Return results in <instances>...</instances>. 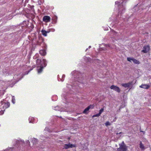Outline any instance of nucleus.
Here are the masks:
<instances>
[{
    "label": "nucleus",
    "mask_w": 151,
    "mask_h": 151,
    "mask_svg": "<svg viewBox=\"0 0 151 151\" xmlns=\"http://www.w3.org/2000/svg\"><path fill=\"white\" fill-rule=\"evenodd\" d=\"M119 147L117 149L116 151H127L128 146L122 141L121 144H119Z\"/></svg>",
    "instance_id": "nucleus-1"
},
{
    "label": "nucleus",
    "mask_w": 151,
    "mask_h": 151,
    "mask_svg": "<svg viewBox=\"0 0 151 151\" xmlns=\"http://www.w3.org/2000/svg\"><path fill=\"white\" fill-rule=\"evenodd\" d=\"M43 62L44 63V65H41V66H40V68L37 69V71L39 73H40L42 72V70L44 67H45L47 65V63H46V60L45 59H43Z\"/></svg>",
    "instance_id": "nucleus-2"
},
{
    "label": "nucleus",
    "mask_w": 151,
    "mask_h": 151,
    "mask_svg": "<svg viewBox=\"0 0 151 151\" xmlns=\"http://www.w3.org/2000/svg\"><path fill=\"white\" fill-rule=\"evenodd\" d=\"M150 50V46L149 45L145 46L143 47V49L141 52L143 53H147Z\"/></svg>",
    "instance_id": "nucleus-3"
},
{
    "label": "nucleus",
    "mask_w": 151,
    "mask_h": 151,
    "mask_svg": "<svg viewBox=\"0 0 151 151\" xmlns=\"http://www.w3.org/2000/svg\"><path fill=\"white\" fill-rule=\"evenodd\" d=\"M64 148L65 149H68L69 148H72L73 147H76L75 145L72 144L70 143L68 144H65L63 146Z\"/></svg>",
    "instance_id": "nucleus-4"
},
{
    "label": "nucleus",
    "mask_w": 151,
    "mask_h": 151,
    "mask_svg": "<svg viewBox=\"0 0 151 151\" xmlns=\"http://www.w3.org/2000/svg\"><path fill=\"white\" fill-rule=\"evenodd\" d=\"M119 3L120 2H119L118 1H116L115 2L116 4H117L119 5L118 7L119 8V12L122 11V12L123 10L125 9V8H124L123 6L122 5V4L121 3V4L119 5Z\"/></svg>",
    "instance_id": "nucleus-5"
},
{
    "label": "nucleus",
    "mask_w": 151,
    "mask_h": 151,
    "mask_svg": "<svg viewBox=\"0 0 151 151\" xmlns=\"http://www.w3.org/2000/svg\"><path fill=\"white\" fill-rule=\"evenodd\" d=\"M133 84V81H130L127 83H122V86L125 88L130 87Z\"/></svg>",
    "instance_id": "nucleus-6"
},
{
    "label": "nucleus",
    "mask_w": 151,
    "mask_h": 151,
    "mask_svg": "<svg viewBox=\"0 0 151 151\" xmlns=\"http://www.w3.org/2000/svg\"><path fill=\"white\" fill-rule=\"evenodd\" d=\"M110 88L111 89H113L118 93L120 92V89L119 88L116 86L113 85L110 86Z\"/></svg>",
    "instance_id": "nucleus-7"
},
{
    "label": "nucleus",
    "mask_w": 151,
    "mask_h": 151,
    "mask_svg": "<svg viewBox=\"0 0 151 151\" xmlns=\"http://www.w3.org/2000/svg\"><path fill=\"white\" fill-rule=\"evenodd\" d=\"M36 65L37 67H39L41 65H44L43 60L42 62L40 59H37L36 60Z\"/></svg>",
    "instance_id": "nucleus-8"
},
{
    "label": "nucleus",
    "mask_w": 151,
    "mask_h": 151,
    "mask_svg": "<svg viewBox=\"0 0 151 151\" xmlns=\"http://www.w3.org/2000/svg\"><path fill=\"white\" fill-rule=\"evenodd\" d=\"M94 107V106L93 105H90L86 108L83 111V113L84 114H86L88 112V111L90 109H93Z\"/></svg>",
    "instance_id": "nucleus-9"
},
{
    "label": "nucleus",
    "mask_w": 151,
    "mask_h": 151,
    "mask_svg": "<svg viewBox=\"0 0 151 151\" xmlns=\"http://www.w3.org/2000/svg\"><path fill=\"white\" fill-rule=\"evenodd\" d=\"M50 17L48 16H44L42 19V20L45 22H48L50 21Z\"/></svg>",
    "instance_id": "nucleus-10"
},
{
    "label": "nucleus",
    "mask_w": 151,
    "mask_h": 151,
    "mask_svg": "<svg viewBox=\"0 0 151 151\" xmlns=\"http://www.w3.org/2000/svg\"><path fill=\"white\" fill-rule=\"evenodd\" d=\"M1 103L2 104H4L3 106L4 109H6L10 106V104L9 102H4L1 101Z\"/></svg>",
    "instance_id": "nucleus-11"
},
{
    "label": "nucleus",
    "mask_w": 151,
    "mask_h": 151,
    "mask_svg": "<svg viewBox=\"0 0 151 151\" xmlns=\"http://www.w3.org/2000/svg\"><path fill=\"white\" fill-rule=\"evenodd\" d=\"M140 87L143 88L148 89L150 87V86L147 85L142 84L140 86Z\"/></svg>",
    "instance_id": "nucleus-12"
},
{
    "label": "nucleus",
    "mask_w": 151,
    "mask_h": 151,
    "mask_svg": "<svg viewBox=\"0 0 151 151\" xmlns=\"http://www.w3.org/2000/svg\"><path fill=\"white\" fill-rule=\"evenodd\" d=\"M39 40L37 42V43L40 44L43 42V39L41 36H39Z\"/></svg>",
    "instance_id": "nucleus-13"
},
{
    "label": "nucleus",
    "mask_w": 151,
    "mask_h": 151,
    "mask_svg": "<svg viewBox=\"0 0 151 151\" xmlns=\"http://www.w3.org/2000/svg\"><path fill=\"white\" fill-rule=\"evenodd\" d=\"M40 53L41 55L44 56L46 55V52L45 50H41L40 51Z\"/></svg>",
    "instance_id": "nucleus-14"
},
{
    "label": "nucleus",
    "mask_w": 151,
    "mask_h": 151,
    "mask_svg": "<svg viewBox=\"0 0 151 151\" xmlns=\"http://www.w3.org/2000/svg\"><path fill=\"white\" fill-rule=\"evenodd\" d=\"M139 147L142 150H144L145 149L144 145L142 143V142L141 141H140V142Z\"/></svg>",
    "instance_id": "nucleus-15"
},
{
    "label": "nucleus",
    "mask_w": 151,
    "mask_h": 151,
    "mask_svg": "<svg viewBox=\"0 0 151 151\" xmlns=\"http://www.w3.org/2000/svg\"><path fill=\"white\" fill-rule=\"evenodd\" d=\"M43 35L45 36H47V32L46 31L43 29L41 31Z\"/></svg>",
    "instance_id": "nucleus-16"
},
{
    "label": "nucleus",
    "mask_w": 151,
    "mask_h": 151,
    "mask_svg": "<svg viewBox=\"0 0 151 151\" xmlns=\"http://www.w3.org/2000/svg\"><path fill=\"white\" fill-rule=\"evenodd\" d=\"M132 61L135 63H136V64L139 63H138L139 62V61L136 59L133 58Z\"/></svg>",
    "instance_id": "nucleus-17"
},
{
    "label": "nucleus",
    "mask_w": 151,
    "mask_h": 151,
    "mask_svg": "<svg viewBox=\"0 0 151 151\" xmlns=\"http://www.w3.org/2000/svg\"><path fill=\"white\" fill-rule=\"evenodd\" d=\"M34 120V118L33 117H31V118H29V120L30 123H33V121Z\"/></svg>",
    "instance_id": "nucleus-18"
},
{
    "label": "nucleus",
    "mask_w": 151,
    "mask_h": 151,
    "mask_svg": "<svg viewBox=\"0 0 151 151\" xmlns=\"http://www.w3.org/2000/svg\"><path fill=\"white\" fill-rule=\"evenodd\" d=\"M65 77V75H63L62 76V78L61 79L60 78L61 81H63L64 80V78Z\"/></svg>",
    "instance_id": "nucleus-19"
},
{
    "label": "nucleus",
    "mask_w": 151,
    "mask_h": 151,
    "mask_svg": "<svg viewBox=\"0 0 151 151\" xmlns=\"http://www.w3.org/2000/svg\"><path fill=\"white\" fill-rule=\"evenodd\" d=\"M34 139L33 140H32V142H33V144H36V143L37 142V139L34 138Z\"/></svg>",
    "instance_id": "nucleus-20"
},
{
    "label": "nucleus",
    "mask_w": 151,
    "mask_h": 151,
    "mask_svg": "<svg viewBox=\"0 0 151 151\" xmlns=\"http://www.w3.org/2000/svg\"><path fill=\"white\" fill-rule=\"evenodd\" d=\"M104 109L103 108H102L100 110L99 113L100 114H101V113L104 111Z\"/></svg>",
    "instance_id": "nucleus-21"
},
{
    "label": "nucleus",
    "mask_w": 151,
    "mask_h": 151,
    "mask_svg": "<svg viewBox=\"0 0 151 151\" xmlns=\"http://www.w3.org/2000/svg\"><path fill=\"white\" fill-rule=\"evenodd\" d=\"M133 59V58H129V57L127 58V60L128 61H129L130 62H131V60L132 61Z\"/></svg>",
    "instance_id": "nucleus-22"
},
{
    "label": "nucleus",
    "mask_w": 151,
    "mask_h": 151,
    "mask_svg": "<svg viewBox=\"0 0 151 151\" xmlns=\"http://www.w3.org/2000/svg\"><path fill=\"white\" fill-rule=\"evenodd\" d=\"M105 124V125L106 126H109L111 125V124H110L109 122H107Z\"/></svg>",
    "instance_id": "nucleus-23"
},
{
    "label": "nucleus",
    "mask_w": 151,
    "mask_h": 151,
    "mask_svg": "<svg viewBox=\"0 0 151 151\" xmlns=\"http://www.w3.org/2000/svg\"><path fill=\"white\" fill-rule=\"evenodd\" d=\"M100 114L99 113L97 114H96V115H94L92 117H94L95 116H99L100 115Z\"/></svg>",
    "instance_id": "nucleus-24"
},
{
    "label": "nucleus",
    "mask_w": 151,
    "mask_h": 151,
    "mask_svg": "<svg viewBox=\"0 0 151 151\" xmlns=\"http://www.w3.org/2000/svg\"><path fill=\"white\" fill-rule=\"evenodd\" d=\"M15 101V99L13 97L12 98V102L14 104L15 102L14 101Z\"/></svg>",
    "instance_id": "nucleus-25"
},
{
    "label": "nucleus",
    "mask_w": 151,
    "mask_h": 151,
    "mask_svg": "<svg viewBox=\"0 0 151 151\" xmlns=\"http://www.w3.org/2000/svg\"><path fill=\"white\" fill-rule=\"evenodd\" d=\"M3 111H0V115L3 114Z\"/></svg>",
    "instance_id": "nucleus-26"
},
{
    "label": "nucleus",
    "mask_w": 151,
    "mask_h": 151,
    "mask_svg": "<svg viewBox=\"0 0 151 151\" xmlns=\"http://www.w3.org/2000/svg\"><path fill=\"white\" fill-rule=\"evenodd\" d=\"M27 143H29V140H27Z\"/></svg>",
    "instance_id": "nucleus-27"
},
{
    "label": "nucleus",
    "mask_w": 151,
    "mask_h": 151,
    "mask_svg": "<svg viewBox=\"0 0 151 151\" xmlns=\"http://www.w3.org/2000/svg\"><path fill=\"white\" fill-rule=\"evenodd\" d=\"M116 135H117L118 134H119V133H118L117 132L116 133Z\"/></svg>",
    "instance_id": "nucleus-28"
},
{
    "label": "nucleus",
    "mask_w": 151,
    "mask_h": 151,
    "mask_svg": "<svg viewBox=\"0 0 151 151\" xmlns=\"http://www.w3.org/2000/svg\"><path fill=\"white\" fill-rule=\"evenodd\" d=\"M122 133V132H119V134H121Z\"/></svg>",
    "instance_id": "nucleus-29"
},
{
    "label": "nucleus",
    "mask_w": 151,
    "mask_h": 151,
    "mask_svg": "<svg viewBox=\"0 0 151 151\" xmlns=\"http://www.w3.org/2000/svg\"><path fill=\"white\" fill-rule=\"evenodd\" d=\"M91 47V46H89L88 47L89 48H90Z\"/></svg>",
    "instance_id": "nucleus-30"
},
{
    "label": "nucleus",
    "mask_w": 151,
    "mask_h": 151,
    "mask_svg": "<svg viewBox=\"0 0 151 151\" xmlns=\"http://www.w3.org/2000/svg\"><path fill=\"white\" fill-rule=\"evenodd\" d=\"M46 32H47V33H48L49 32V31H46Z\"/></svg>",
    "instance_id": "nucleus-31"
},
{
    "label": "nucleus",
    "mask_w": 151,
    "mask_h": 151,
    "mask_svg": "<svg viewBox=\"0 0 151 151\" xmlns=\"http://www.w3.org/2000/svg\"><path fill=\"white\" fill-rule=\"evenodd\" d=\"M70 139V137H69V138H68V139L69 140V139Z\"/></svg>",
    "instance_id": "nucleus-32"
},
{
    "label": "nucleus",
    "mask_w": 151,
    "mask_h": 151,
    "mask_svg": "<svg viewBox=\"0 0 151 151\" xmlns=\"http://www.w3.org/2000/svg\"><path fill=\"white\" fill-rule=\"evenodd\" d=\"M79 75H80H80H81V74L80 73H79Z\"/></svg>",
    "instance_id": "nucleus-33"
},
{
    "label": "nucleus",
    "mask_w": 151,
    "mask_h": 151,
    "mask_svg": "<svg viewBox=\"0 0 151 151\" xmlns=\"http://www.w3.org/2000/svg\"><path fill=\"white\" fill-rule=\"evenodd\" d=\"M88 49H87L86 50V51Z\"/></svg>",
    "instance_id": "nucleus-34"
},
{
    "label": "nucleus",
    "mask_w": 151,
    "mask_h": 151,
    "mask_svg": "<svg viewBox=\"0 0 151 151\" xmlns=\"http://www.w3.org/2000/svg\"><path fill=\"white\" fill-rule=\"evenodd\" d=\"M78 80H80V79H78Z\"/></svg>",
    "instance_id": "nucleus-35"
}]
</instances>
